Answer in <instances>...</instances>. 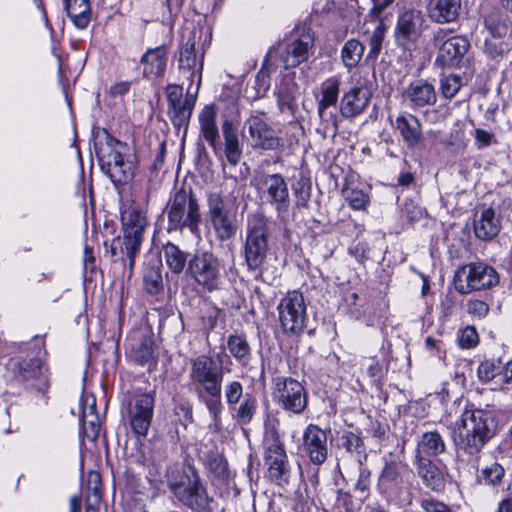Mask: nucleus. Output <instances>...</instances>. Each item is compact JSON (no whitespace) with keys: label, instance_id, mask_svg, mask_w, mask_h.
I'll use <instances>...</instances> for the list:
<instances>
[{"label":"nucleus","instance_id":"f257e3e1","mask_svg":"<svg viewBox=\"0 0 512 512\" xmlns=\"http://www.w3.org/2000/svg\"><path fill=\"white\" fill-rule=\"evenodd\" d=\"M453 437L456 459L460 464L478 466L481 451L495 435L496 423L491 412L466 409L455 422Z\"/></svg>","mask_w":512,"mask_h":512},{"label":"nucleus","instance_id":"f03ea898","mask_svg":"<svg viewBox=\"0 0 512 512\" xmlns=\"http://www.w3.org/2000/svg\"><path fill=\"white\" fill-rule=\"evenodd\" d=\"M216 109L214 105H206L199 114L200 133L212 148L216 157L225 160L233 167L237 166L243 155L242 145L238 137V128L231 120L222 123L224 143L219 142V130L216 125Z\"/></svg>","mask_w":512,"mask_h":512},{"label":"nucleus","instance_id":"7ed1b4c3","mask_svg":"<svg viewBox=\"0 0 512 512\" xmlns=\"http://www.w3.org/2000/svg\"><path fill=\"white\" fill-rule=\"evenodd\" d=\"M121 223L123 237H117L112 241L110 251L112 256L120 255L122 261H125L126 257L129 267L132 268L134 259L140 251L147 220L140 208L127 205L121 211Z\"/></svg>","mask_w":512,"mask_h":512},{"label":"nucleus","instance_id":"20e7f679","mask_svg":"<svg viewBox=\"0 0 512 512\" xmlns=\"http://www.w3.org/2000/svg\"><path fill=\"white\" fill-rule=\"evenodd\" d=\"M168 232L188 229L198 232L201 213L198 199L191 187L182 186L171 196L167 204Z\"/></svg>","mask_w":512,"mask_h":512},{"label":"nucleus","instance_id":"39448f33","mask_svg":"<svg viewBox=\"0 0 512 512\" xmlns=\"http://www.w3.org/2000/svg\"><path fill=\"white\" fill-rule=\"evenodd\" d=\"M167 485L173 495L193 511L204 510L210 503L208 492L193 467L182 473L178 470H168Z\"/></svg>","mask_w":512,"mask_h":512},{"label":"nucleus","instance_id":"423d86ee","mask_svg":"<svg viewBox=\"0 0 512 512\" xmlns=\"http://www.w3.org/2000/svg\"><path fill=\"white\" fill-rule=\"evenodd\" d=\"M27 357H17L10 360V366L14 378L20 382L36 380L39 382V389L48 386L47 368L44 358L47 354L45 342L42 337H34L31 344L25 346Z\"/></svg>","mask_w":512,"mask_h":512},{"label":"nucleus","instance_id":"0eeeda50","mask_svg":"<svg viewBox=\"0 0 512 512\" xmlns=\"http://www.w3.org/2000/svg\"><path fill=\"white\" fill-rule=\"evenodd\" d=\"M270 232L261 215L249 216L244 242V258L249 270H260L269 252Z\"/></svg>","mask_w":512,"mask_h":512},{"label":"nucleus","instance_id":"6e6552de","mask_svg":"<svg viewBox=\"0 0 512 512\" xmlns=\"http://www.w3.org/2000/svg\"><path fill=\"white\" fill-rule=\"evenodd\" d=\"M253 185L264 204L270 205L277 217L285 220L291 204L287 182L281 174L261 173L253 178Z\"/></svg>","mask_w":512,"mask_h":512},{"label":"nucleus","instance_id":"1a4fd4ad","mask_svg":"<svg viewBox=\"0 0 512 512\" xmlns=\"http://www.w3.org/2000/svg\"><path fill=\"white\" fill-rule=\"evenodd\" d=\"M499 282L497 271L483 262H473L459 268L454 277L455 289L461 294L489 289Z\"/></svg>","mask_w":512,"mask_h":512},{"label":"nucleus","instance_id":"9d476101","mask_svg":"<svg viewBox=\"0 0 512 512\" xmlns=\"http://www.w3.org/2000/svg\"><path fill=\"white\" fill-rule=\"evenodd\" d=\"M273 398L283 410L296 415L302 414L308 405L304 386L291 377L278 376L273 379Z\"/></svg>","mask_w":512,"mask_h":512},{"label":"nucleus","instance_id":"9b49d317","mask_svg":"<svg viewBox=\"0 0 512 512\" xmlns=\"http://www.w3.org/2000/svg\"><path fill=\"white\" fill-rule=\"evenodd\" d=\"M190 363L189 379L195 392L222 387L224 370L221 363L205 354L197 356Z\"/></svg>","mask_w":512,"mask_h":512},{"label":"nucleus","instance_id":"f8f14e48","mask_svg":"<svg viewBox=\"0 0 512 512\" xmlns=\"http://www.w3.org/2000/svg\"><path fill=\"white\" fill-rule=\"evenodd\" d=\"M187 274L201 287L211 292L218 289L221 279L219 259L211 252H199L188 262Z\"/></svg>","mask_w":512,"mask_h":512},{"label":"nucleus","instance_id":"ddd939ff","mask_svg":"<svg viewBox=\"0 0 512 512\" xmlns=\"http://www.w3.org/2000/svg\"><path fill=\"white\" fill-rule=\"evenodd\" d=\"M314 43V34L309 27H297L293 30L287 42L281 43L280 59L285 69L294 68L308 60L309 50Z\"/></svg>","mask_w":512,"mask_h":512},{"label":"nucleus","instance_id":"4468645a","mask_svg":"<svg viewBox=\"0 0 512 512\" xmlns=\"http://www.w3.org/2000/svg\"><path fill=\"white\" fill-rule=\"evenodd\" d=\"M264 464L267 467V476L271 482L278 486H284L289 483L291 465L284 443L280 440L277 433H274L271 440L266 443Z\"/></svg>","mask_w":512,"mask_h":512},{"label":"nucleus","instance_id":"2eb2a0df","mask_svg":"<svg viewBox=\"0 0 512 512\" xmlns=\"http://www.w3.org/2000/svg\"><path fill=\"white\" fill-rule=\"evenodd\" d=\"M281 327L286 333L299 334L306 320V304L298 291L288 292L277 306Z\"/></svg>","mask_w":512,"mask_h":512},{"label":"nucleus","instance_id":"dca6fc26","mask_svg":"<svg viewBox=\"0 0 512 512\" xmlns=\"http://www.w3.org/2000/svg\"><path fill=\"white\" fill-rule=\"evenodd\" d=\"M208 213L217 239L227 241L237 232L235 216L225 204L219 193H210L208 196Z\"/></svg>","mask_w":512,"mask_h":512},{"label":"nucleus","instance_id":"f3484780","mask_svg":"<svg viewBox=\"0 0 512 512\" xmlns=\"http://www.w3.org/2000/svg\"><path fill=\"white\" fill-rule=\"evenodd\" d=\"M436 46L439 48L437 62L442 66L458 65L469 48V42L462 36H450L445 29H438L433 36Z\"/></svg>","mask_w":512,"mask_h":512},{"label":"nucleus","instance_id":"a211bd4d","mask_svg":"<svg viewBox=\"0 0 512 512\" xmlns=\"http://www.w3.org/2000/svg\"><path fill=\"white\" fill-rule=\"evenodd\" d=\"M340 81L336 77L325 80L321 85V97L317 103V113L324 129H332L333 134L338 131L337 114L335 108L339 101Z\"/></svg>","mask_w":512,"mask_h":512},{"label":"nucleus","instance_id":"6ab92c4d","mask_svg":"<svg viewBox=\"0 0 512 512\" xmlns=\"http://www.w3.org/2000/svg\"><path fill=\"white\" fill-rule=\"evenodd\" d=\"M248 131V141L253 149L276 150L282 145V140L275 130L260 116L252 115L244 122Z\"/></svg>","mask_w":512,"mask_h":512},{"label":"nucleus","instance_id":"aec40b11","mask_svg":"<svg viewBox=\"0 0 512 512\" xmlns=\"http://www.w3.org/2000/svg\"><path fill=\"white\" fill-rule=\"evenodd\" d=\"M195 37L190 35L181 46L178 58V69L180 74L187 79L188 89L191 88L194 78L198 77L197 90L202 79L204 55H197L195 51Z\"/></svg>","mask_w":512,"mask_h":512},{"label":"nucleus","instance_id":"412c9836","mask_svg":"<svg viewBox=\"0 0 512 512\" xmlns=\"http://www.w3.org/2000/svg\"><path fill=\"white\" fill-rule=\"evenodd\" d=\"M154 409V398L147 393L135 396L129 408V423L132 431L138 436H146L151 425Z\"/></svg>","mask_w":512,"mask_h":512},{"label":"nucleus","instance_id":"4be33fe9","mask_svg":"<svg viewBox=\"0 0 512 512\" xmlns=\"http://www.w3.org/2000/svg\"><path fill=\"white\" fill-rule=\"evenodd\" d=\"M303 450L315 465L323 464L328 457L327 433L319 426L309 424L303 432Z\"/></svg>","mask_w":512,"mask_h":512},{"label":"nucleus","instance_id":"5701e85b","mask_svg":"<svg viewBox=\"0 0 512 512\" xmlns=\"http://www.w3.org/2000/svg\"><path fill=\"white\" fill-rule=\"evenodd\" d=\"M370 90L363 84H357L346 90L339 104L342 117L351 119L361 115L371 100Z\"/></svg>","mask_w":512,"mask_h":512},{"label":"nucleus","instance_id":"b1692460","mask_svg":"<svg viewBox=\"0 0 512 512\" xmlns=\"http://www.w3.org/2000/svg\"><path fill=\"white\" fill-rule=\"evenodd\" d=\"M102 169L114 183L127 182L132 177L131 166L124 161L118 150L111 149L107 154L104 149L98 152Z\"/></svg>","mask_w":512,"mask_h":512},{"label":"nucleus","instance_id":"393cba45","mask_svg":"<svg viewBox=\"0 0 512 512\" xmlns=\"http://www.w3.org/2000/svg\"><path fill=\"white\" fill-rule=\"evenodd\" d=\"M403 100L413 109L434 105L437 100L434 86L426 80L411 82L402 93Z\"/></svg>","mask_w":512,"mask_h":512},{"label":"nucleus","instance_id":"a878e982","mask_svg":"<svg viewBox=\"0 0 512 512\" xmlns=\"http://www.w3.org/2000/svg\"><path fill=\"white\" fill-rule=\"evenodd\" d=\"M129 357L139 365L155 363L153 338L148 331L137 330L129 336Z\"/></svg>","mask_w":512,"mask_h":512},{"label":"nucleus","instance_id":"bb28decb","mask_svg":"<svg viewBox=\"0 0 512 512\" xmlns=\"http://www.w3.org/2000/svg\"><path fill=\"white\" fill-rule=\"evenodd\" d=\"M415 465L417 475L427 488L436 492H439L444 488V473L430 458L416 454Z\"/></svg>","mask_w":512,"mask_h":512},{"label":"nucleus","instance_id":"cd10ccee","mask_svg":"<svg viewBox=\"0 0 512 512\" xmlns=\"http://www.w3.org/2000/svg\"><path fill=\"white\" fill-rule=\"evenodd\" d=\"M143 75L153 79L164 75L167 65V48L164 45L146 51L140 60Z\"/></svg>","mask_w":512,"mask_h":512},{"label":"nucleus","instance_id":"c85d7f7f","mask_svg":"<svg viewBox=\"0 0 512 512\" xmlns=\"http://www.w3.org/2000/svg\"><path fill=\"white\" fill-rule=\"evenodd\" d=\"M423 15L421 11L410 9L404 11L397 21V37L409 41H415L422 33Z\"/></svg>","mask_w":512,"mask_h":512},{"label":"nucleus","instance_id":"c756f323","mask_svg":"<svg viewBox=\"0 0 512 512\" xmlns=\"http://www.w3.org/2000/svg\"><path fill=\"white\" fill-rule=\"evenodd\" d=\"M395 128L399 131L403 141L409 148L418 146L423 139L421 123L412 114L403 113L397 116Z\"/></svg>","mask_w":512,"mask_h":512},{"label":"nucleus","instance_id":"7c9ffc66","mask_svg":"<svg viewBox=\"0 0 512 512\" xmlns=\"http://www.w3.org/2000/svg\"><path fill=\"white\" fill-rule=\"evenodd\" d=\"M406 465L401 461H386L378 476V489L382 494L390 493L402 483V472Z\"/></svg>","mask_w":512,"mask_h":512},{"label":"nucleus","instance_id":"2f4dec72","mask_svg":"<svg viewBox=\"0 0 512 512\" xmlns=\"http://www.w3.org/2000/svg\"><path fill=\"white\" fill-rule=\"evenodd\" d=\"M221 389L222 387H218L203 392H196L198 399L204 403L212 419L210 429L215 432H218L222 429L221 414L224 407L221 401Z\"/></svg>","mask_w":512,"mask_h":512},{"label":"nucleus","instance_id":"473e14b6","mask_svg":"<svg viewBox=\"0 0 512 512\" xmlns=\"http://www.w3.org/2000/svg\"><path fill=\"white\" fill-rule=\"evenodd\" d=\"M500 231V220L491 208L483 209L474 218V233L478 239L491 240Z\"/></svg>","mask_w":512,"mask_h":512},{"label":"nucleus","instance_id":"72a5a7b5","mask_svg":"<svg viewBox=\"0 0 512 512\" xmlns=\"http://www.w3.org/2000/svg\"><path fill=\"white\" fill-rule=\"evenodd\" d=\"M461 0H433L429 8L430 18L437 23H450L459 16Z\"/></svg>","mask_w":512,"mask_h":512},{"label":"nucleus","instance_id":"f704fd0d","mask_svg":"<svg viewBox=\"0 0 512 512\" xmlns=\"http://www.w3.org/2000/svg\"><path fill=\"white\" fill-rule=\"evenodd\" d=\"M64 8L74 26L85 29L91 20L89 0H63Z\"/></svg>","mask_w":512,"mask_h":512},{"label":"nucleus","instance_id":"c9c22d12","mask_svg":"<svg viewBox=\"0 0 512 512\" xmlns=\"http://www.w3.org/2000/svg\"><path fill=\"white\" fill-rule=\"evenodd\" d=\"M446 451L443 436L437 431L424 432L417 442V453L423 456H438Z\"/></svg>","mask_w":512,"mask_h":512},{"label":"nucleus","instance_id":"e433bc0d","mask_svg":"<svg viewBox=\"0 0 512 512\" xmlns=\"http://www.w3.org/2000/svg\"><path fill=\"white\" fill-rule=\"evenodd\" d=\"M165 263L169 270L176 275L184 272L188 267V253L172 242H167L162 247Z\"/></svg>","mask_w":512,"mask_h":512},{"label":"nucleus","instance_id":"4c0bfd02","mask_svg":"<svg viewBox=\"0 0 512 512\" xmlns=\"http://www.w3.org/2000/svg\"><path fill=\"white\" fill-rule=\"evenodd\" d=\"M143 285L147 293L156 295L163 290L162 264L158 260L147 263L143 274Z\"/></svg>","mask_w":512,"mask_h":512},{"label":"nucleus","instance_id":"58836bf2","mask_svg":"<svg viewBox=\"0 0 512 512\" xmlns=\"http://www.w3.org/2000/svg\"><path fill=\"white\" fill-rule=\"evenodd\" d=\"M195 105V99L186 96L184 100L169 106L171 119L178 128L187 127Z\"/></svg>","mask_w":512,"mask_h":512},{"label":"nucleus","instance_id":"ea45409f","mask_svg":"<svg viewBox=\"0 0 512 512\" xmlns=\"http://www.w3.org/2000/svg\"><path fill=\"white\" fill-rule=\"evenodd\" d=\"M227 347L238 363L241 365L248 364L251 357V348L244 336L230 335L227 340Z\"/></svg>","mask_w":512,"mask_h":512},{"label":"nucleus","instance_id":"a19ab883","mask_svg":"<svg viewBox=\"0 0 512 512\" xmlns=\"http://www.w3.org/2000/svg\"><path fill=\"white\" fill-rule=\"evenodd\" d=\"M232 416L240 425L249 424L257 410V401L251 394H246L238 407L231 408Z\"/></svg>","mask_w":512,"mask_h":512},{"label":"nucleus","instance_id":"79ce46f5","mask_svg":"<svg viewBox=\"0 0 512 512\" xmlns=\"http://www.w3.org/2000/svg\"><path fill=\"white\" fill-rule=\"evenodd\" d=\"M101 476L96 471H90L87 475L85 488L86 504L88 510H95L101 501Z\"/></svg>","mask_w":512,"mask_h":512},{"label":"nucleus","instance_id":"37998d69","mask_svg":"<svg viewBox=\"0 0 512 512\" xmlns=\"http://www.w3.org/2000/svg\"><path fill=\"white\" fill-rule=\"evenodd\" d=\"M340 445L346 449L347 452L355 454L357 462H365L367 454L363 440L360 436L351 431H345L340 438Z\"/></svg>","mask_w":512,"mask_h":512},{"label":"nucleus","instance_id":"c03bdc74","mask_svg":"<svg viewBox=\"0 0 512 512\" xmlns=\"http://www.w3.org/2000/svg\"><path fill=\"white\" fill-rule=\"evenodd\" d=\"M364 49V45L360 41L356 39L348 40L341 50L344 65L349 69L355 67L362 59Z\"/></svg>","mask_w":512,"mask_h":512},{"label":"nucleus","instance_id":"a18cd8bd","mask_svg":"<svg viewBox=\"0 0 512 512\" xmlns=\"http://www.w3.org/2000/svg\"><path fill=\"white\" fill-rule=\"evenodd\" d=\"M504 476V467L497 462H493L481 470L479 481L484 485L496 487L500 485Z\"/></svg>","mask_w":512,"mask_h":512},{"label":"nucleus","instance_id":"49530a36","mask_svg":"<svg viewBox=\"0 0 512 512\" xmlns=\"http://www.w3.org/2000/svg\"><path fill=\"white\" fill-rule=\"evenodd\" d=\"M296 86L291 80H283L281 85L278 87L277 102L279 109L284 112L286 109H290L295 99Z\"/></svg>","mask_w":512,"mask_h":512},{"label":"nucleus","instance_id":"de8ad7c7","mask_svg":"<svg viewBox=\"0 0 512 512\" xmlns=\"http://www.w3.org/2000/svg\"><path fill=\"white\" fill-rule=\"evenodd\" d=\"M484 23L491 33V38L502 39L508 32V25L498 12L486 16Z\"/></svg>","mask_w":512,"mask_h":512},{"label":"nucleus","instance_id":"09e8293b","mask_svg":"<svg viewBox=\"0 0 512 512\" xmlns=\"http://www.w3.org/2000/svg\"><path fill=\"white\" fill-rule=\"evenodd\" d=\"M484 23L491 33V38L502 39L508 32V25L498 12L486 16Z\"/></svg>","mask_w":512,"mask_h":512},{"label":"nucleus","instance_id":"8fccbe9b","mask_svg":"<svg viewBox=\"0 0 512 512\" xmlns=\"http://www.w3.org/2000/svg\"><path fill=\"white\" fill-rule=\"evenodd\" d=\"M462 85L461 77L450 74L443 76L440 80V91L443 97L447 99L453 98L460 90Z\"/></svg>","mask_w":512,"mask_h":512},{"label":"nucleus","instance_id":"3c124183","mask_svg":"<svg viewBox=\"0 0 512 512\" xmlns=\"http://www.w3.org/2000/svg\"><path fill=\"white\" fill-rule=\"evenodd\" d=\"M83 433L89 441H95L100 432V418L97 414L81 417Z\"/></svg>","mask_w":512,"mask_h":512},{"label":"nucleus","instance_id":"603ef678","mask_svg":"<svg viewBox=\"0 0 512 512\" xmlns=\"http://www.w3.org/2000/svg\"><path fill=\"white\" fill-rule=\"evenodd\" d=\"M345 198L354 210H363L369 204V196L358 188L347 189L345 191Z\"/></svg>","mask_w":512,"mask_h":512},{"label":"nucleus","instance_id":"864d4df0","mask_svg":"<svg viewBox=\"0 0 512 512\" xmlns=\"http://www.w3.org/2000/svg\"><path fill=\"white\" fill-rule=\"evenodd\" d=\"M509 50V44L502 39L490 38L484 42V52L491 58L497 59Z\"/></svg>","mask_w":512,"mask_h":512},{"label":"nucleus","instance_id":"5fc2aeb1","mask_svg":"<svg viewBox=\"0 0 512 512\" xmlns=\"http://www.w3.org/2000/svg\"><path fill=\"white\" fill-rule=\"evenodd\" d=\"M224 393L227 404L235 406L243 396V386L239 381H230L225 385Z\"/></svg>","mask_w":512,"mask_h":512},{"label":"nucleus","instance_id":"6e6d98bb","mask_svg":"<svg viewBox=\"0 0 512 512\" xmlns=\"http://www.w3.org/2000/svg\"><path fill=\"white\" fill-rule=\"evenodd\" d=\"M359 464V475L355 484V490L361 493L367 492L371 482V471L365 465V462H358Z\"/></svg>","mask_w":512,"mask_h":512},{"label":"nucleus","instance_id":"4d7b16f0","mask_svg":"<svg viewBox=\"0 0 512 512\" xmlns=\"http://www.w3.org/2000/svg\"><path fill=\"white\" fill-rule=\"evenodd\" d=\"M467 312L472 317L482 319L488 314L489 306L482 300L471 299L467 302Z\"/></svg>","mask_w":512,"mask_h":512},{"label":"nucleus","instance_id":"13d9d810","mask_svg":"<svg viewBox=\"0 0 512 512\" xmlns=\"http://www.w3.org/2000/svg\"><path fill=\"white\" fill-rule=\"evenodd\" d=\"M477 343L478 333L476 329L472 326L464 328L459 339V345L464 349H470L476 346Z\"/></svg>","mask_w":512,"mask_h":512},{"label":"nucleus","instance_id":"bf43d9fd","mask_svg":"<svg viewBox=\"0 0 512 512\" xmlns=\"http://www.w3.org/2000/svg\"><path fill=\"white\" fill-rule=\"evenodd\" d=\"M420 506L424 512H453L448 505L434 498L422 499Z\"/></svg>","mask_w":512,"mask_h":512},{"label":"nucleus","instance_id":"052dcab7","mask_svg":"<svg viewBox=\"0 0 512 512\" xmlns=\"http://www.w3.org/2000/svg\"><path fill=\"white\" fill-rule=\"evenodd\" d=\"M498 367L494 362L486 360L480 363L478 367V377L480 380L488 382L497 374Z\"/></svg>","mask_w":512,"mask_h":512},{"label":"nucleus","instance_id":"680f3d73","mask_svg":"<svg viewBox=\"0 0 512 512\" xmlns=\"http://www.w3.org/2000/svg\"><path fill=\"white\" fill-rule=\"evenodd\" d=\"M183 96V88L179 85H170L167 89V98L169 106L175 103H178L182 100Z\"/></svg>","mask_w":512,"mask_h":512},{"label":"nucleus","instance_id":"e2e57ef3","mask_svg":"<svg viewBox=\"0 0 512 512\" xmlns=\"http://www.w3.org/2000/svg\"><path fill=\"white\" fill-rule=\"evenodd\" d=\"M298 207H306L311 196V188L309 185L302 184L299 190L296 191Z\"/></svg>","mask_w":512,"mask_h":512},{"label":"nucleus","instance_id":"0e129e2a","mask_svg":"<svg viewBox=\"0 0 512 512\" xmlns=\"http://www.w3.org/2000/svg\"><path fill=\"white\" fill-rule=\"evenodd\" d=\"M493 134L487 130L478 128L475 130V140L479 147L489 146L492 142Z\"/></svg>","mask_w":512,"mask_h":512},{"label":"nucleus","instance_id":"69168bd1","mask_svg":"<svg viewBox=\"0 0 512 512\" xmlns=\"http://www.w3.org/2000/svg\"><path fill=\"white\" fill-rule=\"evenodd\" d=\"M83 407H82V416L81 417H85V415L87 414H96L95 412V406H96V401H95V398L93 396H84L83 397Z\"/></svg>","mask_w":512,"mask_h":512},{"label":"nucleus","instance_id":"338daca9","mask_svg":"<svg viewBox=\"0 0 512 512\" xmlns=\"http://www.w3.org/2000/svg\"><path fill=\"white\" fill-rule=\"evenodd\" d=\"M425 348L429 351L432 352V355H439V351H440V346H441V341L440 340H437L431 336H428L426 339H425Z\"/></svg>","mask_w":512,"mask_h":512},{"label":"nucleus","instance_id":"774afa93","mask_svg":"<svg viewBox=\"0 0 512 512\" xmlns=\"http://www.w3.org/2000/svg\"><path fill=\"white\" fill-rule=\"evenodd\" d=\"M129 88V82L116 83L110 87V93L114 96L123 95L129 91Z\"/></svg>","mask_w":512,"mask_h":512}]
</instances>
